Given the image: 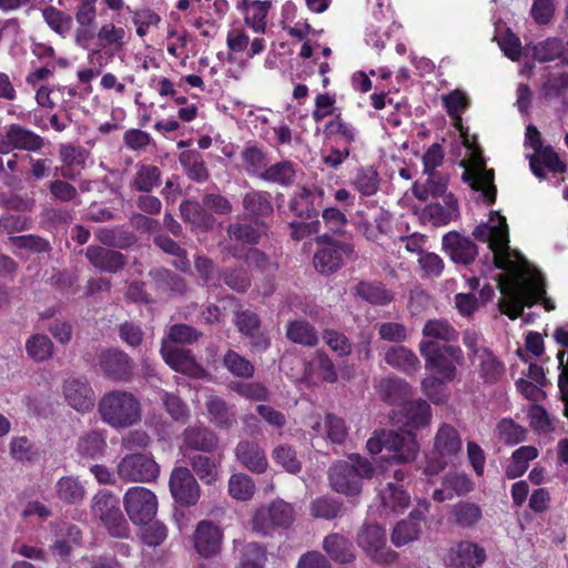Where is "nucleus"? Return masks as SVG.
Returning <instances> with one entry per match:
<instances>
[{"label":"nucleus","mask_w":568,"mask_h":568,"mask_svg":"<svg viewBox=\"0 0 568 568\" xmlns=\"http://www.w3.org/2000/svg\"><path fill=\"white\" fill-rule=\"evenodd\" d=\"M473 235L488 244L496 267L507 272V276L499 281V288L504 295L499 302L503 314L516 320L523 315L524 306L530 307L538 301L542 302L547 311L555 308V304L545 296L546 285L540 272L519 252L510 250L508 226L504 216L496 213L489 223L476 226Z\"/></svg>","instance_id":"1"},{"label":"nucleus","mask_w":568,"mask_h":568,"mask_svg":"<svg viewBox=\"0 0 568 568\" xmlns=\"http://www.w3.org/2000/svg\"><path fill=\"white\" fill-rule=\"evenodd\" d=\"M98 413L103 423L114 429L132 427L142 418L141 403L126 390L106 392L98 403Z\"/></svg>","instance_id":"2"},{"label":"nucleus","mask_w":568,"mask_h":568,"mask_svg":"<svg viewBox=\"0 0 568 568\" xmlns=\"http://www.w3.org/2000/svg\"><path fill=\"white\" fill-rule=\"evenodd\" d=\"M375 475L372 463L358 454H352L346 460L333 463L328 470L333 490L346 496H357L362 491V480Z\"/></svg>","instance_id":"3"},{"label":"nucleus","mask_w":568,"mask_h":568,"mask_svg":"<svg viewBox=\"0 0 568 568\" xmlns=\"http://www.w3.org/2000/svg\"><path fill=\"white\" fill-rule=\"evenodd\" d=\"M366 448L369 454H379L383 449L392 453L396 463L413 462L419 450L416 437L412 433L399 434L394 430H377L367 440Z\"/></svg>","instance_id":"4"},{"label":"nucleus","mask_w":568,"mask_h":568,"mask_svg":"<svg viewBox=\"0 0 568 568\" xmlns=\"http://www.w3.org/2000/svg\"><path fill=\"white\" fill-rule=\"evenodd\" d=\"M419 351L425 358V367L430 373L442 376L444 381L455 379L457 365H462L464 362V355L459 347L420 342Z\"/></svg>","instance_id":"5"},{"label":"nucleus","mask_w":568,"mask_h":568,"mask_svg":"<svg viewBox=\"0 0 568 568\" xmlns=\"http://www.w3.org/2000/svg\"><path fill=\"white\" fill-rule=\"evenodd\" d=\"M91 509L93 516L102 523L112 537L126 538L129 536L130 528L115 495L106 490L99 491L92 499Z\"/></svg>","instance_id":"6"},{"label":"nucleus","mask_w":568,"mask_h":568,"mask_svg":"<svg viewBox=\"0 0 568 568\" xmlns=\"http://www.w3.org/2000/svg\"><path fill=\"white\" fill-rule=\"evenodd\" d=\"M295 520L293 506L282 499L260 507L252 519V528L261 535H267L276 527H288Z\"/></svg>","instance_id":"7"},{"label":"nucleus","mask_w":568,"mask_h":568,"mask_svg":"<svg viewBox=\"0 0 568 568\" xmlns=\"http://www.w3.org/2000/svg\"><path fill=\"white\" fill-rule=\"evenodd\" d=\"M125 511L135 525H146L158 510L156 496L148 488L131 487L123 497Z\"/></svg>","instance_id":"8"},{"label":"nucleus","mask_w":568,"mask_h":568,"mask_svg":"<svg viewBox=\"0 0 568 568\" xmlns=\"http://www.w3.org/2000/svg\"><path fill=\"white\" fill-rule=\"evenodd\" d=\"M358 547L376 564H392L397 552L387 547L385 530L378 525H366L357 535Z\"/></svg>","instance_id":"9"},{"label":"nucleus","mask_w":568,"mask_h":568,"mask_svg":"<svg viewBox=\"0 0 568 568\" xmlns=\"http://www.w3.org/2000/svg\"><path fill=\"white\" fill-rule=\"evenodd\" d=\"M463 442L458 430L450 424L444 423L434 437V453L438 456L435 464L429 463L426 470L437 473L443 469L448 459L462 450Z\"/></svg>","instance_id":"10"},{"label":"nucleus","mask_w":568,"mask_h":568,"mask_svg":"<svg viewBox=\"0 0 568 568\" xmlns=\"http://www.w3.org/2000/svg\"><path fill=\"white\" fill-rule=\"evenodd\" d=\"M119 477L125 481H151L160 473L155 460L145 454H130L124 456L116 467Z\"/></svg>","instance_id":"11"},{"label":"nucleus","mask_w":568,"mask_h":568,"mask_svg":"<svg viewBox=\"0 0 568 568\" xmlns=\"http://www.w3.org/2000/svg\"><path fill=\"white\" fill-rule=\"evenodd\" d=\"M44 144L42 136L20 124H11L0 133V153L9 154L13 150L38 152Z\"/></svg>","instance_id":"12"},{"label":"nucleus","mask_w":568,"mask_h":568,"mask_svg":"<svg viewBox=\"0 0 568 568\" xmlns=\"http://www.w3.org/2000/svg\"><path fill=\"white\" fill-rule=\"evenodd\" d=\"M64 400L78 413L85 414L95 405V393L83 377H69L62 386Z\"/></svg>","instance_id":"13"},{"label":"nucleus","mask_w":568,"mask_h":568,"mask_svg":"<svg viewBox=\"0 0 568 568\" xmlns=\"http://www.w3.org/2000/svg\"><path fill=\"white\" fill-rule=\"evenodd\" d=\"M98 365L110 379L122 382L132 376L134 364L122 351L104 349L98 354Z\"/></svg>","instance_id":"14"},{"label":"nucleus","mask_w":568,"mask_h":568,"mask_svg":"<svg viewBox=\"0 0 568 568\" xmlns=\"http://www.w3.org/2000/svg\"><path fill=\"white\" fill-rule=\"evenodd\" d=\"M170 490L174 499L184 506L194 505L200 498V486L186 467H178L172 471Z\"/></svg>","instance_id":"15"},{"label":"nucleus","mask_w":568,"mask_h":568,"mask_svg":"<svg viewBox=\"0 0 568 568\" xmlns=\"http://www.w3.org/2000/svg\"><path fill=\"white\" fill-rule=\"evenodd\" d=\"M353 252L354 250L351 244L329 243L314 254V267L321 274H332L342 266L343 255L349 256Z\"/></svg>","instance_id":"16"},{"label":"nucleus","mask_w":568,"mask_h":568,"mask_svg":"<svg viewBox=\"0 0 568 568\" xmlns=\"http://www.w3.org/2000/svg\"><path fill=\"white\" fill-rule=\"evenodd\" d=\"M194 547L205 558L220 552L223 539L222 530L212 521L202 520L194 531Z\"/></svg>","instance_id":"17"},{"label":"nucleus","mask_w":568,"mask_h":568,"mask_svg":"<svg viewBox=\"0 0 568 568\" xmlns=\"http://www.w3.org/2000/svg\"><path fill=\"white\" fill-rule=\"evenodd\" d=\"M422 508H418L409 514V516L399 521L393 529L390 539L396 547H402L408 542L418 539L422 532V525L425 520V513L428 505L424 503Z\"/></svg>","instance_id":"18"},{"label":"nucleus","mask_w":568,"mask_h":568,"mask_svg":"<svg viewBox=\"0 0 568 568\" xmlns=\"http://www.w3.org/2000/svg\"><path fill=\"white\" fill-rule=\"evenodd\" d=\"M85 257L92 266L106 273H116L126 264L122 253L100 245H90L85 250Z\"/></svg>","instance_id":"19"},{"label":"nucleus","mask_w":568,"mask_h":568,"mask_svg":"<svg viewBox=\"0 0 568 568\" xmlns=\"http://www.w3.org/2000/svg\"><path fill=\"white\" fill-rule=\"evenodd\" d=\"M473 190L479 192V199L488 204L494 203L496 186L494 185V172L485 168L484 162H478L473 169L464 173Z\"/></svg>","instance_id":"20"},{"label":"nucleus","mask_w":568,"mask_h":568,"mask_svg":"<svg viewBox=\"0 0 568 568\" xmlns=\"http://www.w3.org/2000/svg\"><path fill=\"white\" fill-rule=\"evenodd\" d=\"M235 456L252 473L263 474L267 469L268 463L265 452L256 442L250 439L240 440L235 447Z\"/></svg>","instance_id":"21"},{"label":"nucleus","mask_w":568,"mask_h":568,"mask_svg":"<svg viewBox=\"0 0 568 568\" xmlns=\"http://www.w3.org/2000/svg\"><path fill=\"white\" fill-rule=\"evenodd\" d=\"M160 352L164 362L176 372L196 375L200 371V366L190 349L162 342Z\"/></svg>","instance_id":"22"},{"label":"nucleus","mask_w":568,"mask_h":568,"mask_svg":"<svg viewBox=\"0 0 568 568\" xmlns=\"http://www.w3.org/2000/svg\"><path fill=\"white\" fill-rule=\"evenodd\" d=\"M443 247L455 263L464 265L471 263L478 253L473 241L456 232L447 233L443 237Z\"/></svg>","instance_id":"23"},{"label":"nucleus","mask_w":568,"mask_h":568,"mask_svg":"<svg viewBox=\"0 0 568 568\" xmlns=\"http://www.w3.org/2000/svg\"><path fill=\"white\" fill-rule=\"evenodd\" d=\"M375 388L379 398L389 405L403 406L413 394L410 385L399 377L381 378Z\"/></svg>","instance_id":"24"},{"label":"nucleus","mask_w":568,"mask_h":568,"mask_svg":"<svg viewBox=\"0 0 568 568\" xmlns=\"http://www.w3.org/2000/svg\"><path fill=\"white\" fill-rule=\"evenodd\" d=\"M449 558L452 564L457 567L475 568L485 561L486 552L484 548L474 542L462 541L450 550Z\"/></svg>","instance_id":"25"},{"label":"nucleus","mask_w":568,"mask_h":568,"mask_svg":"<svg viewBox=\"0 0 568 568\" xmlns=\"http://www.w3.org/2000/svg\"><path fill=\"white\" fill-rule=\"evenodd\" d=\"M427 175L425 182H415L413 193L419 201H427L432 197H439L446 193L448 176L442 172H424Z\"/></svg>","instance_id":"26"},{"label":"nucleus","mask_w":568,"mask_h":568,"mask_svg":"<svg viewBox=\"0 0 568 568\" xmlns=\"http://www.w3.org/2000/svg\"><path fill=\"white\" fill-rule=\"evenodd\" d=\"M474 362L486 384L497 383L505 373L504 364L488 348H480Z\"/></svg>","instance_id":"27"},{"label":"nucleus","mask_w":568,"mask_h":568,"mask_svg":"<svg viewBox=\"0 0 568 568\" xmlns=\"http://www.w3.org/2000/svg\"><path fill=\"white\" fill-rule=\"evenodd\" d=\"M205 407L211 422L222 429H230L236 424V415L229 407L226 402L216 395H210L206 398Z\"/></svg>","instance_id":"28"},{"label":"nucleus","mask_w":568,"mask_h":568,"mask_svg":"<svg viewBox=\"0 0 568 568\" xmlns=\"http://www.w3.org/2000/svg\"><path fill=\"white\" fill-rule=\"evenodd\" d=\"M183 435L185 445L195 450L210 453L215 450L219 446L217 435L205 427H189L184 430Z\"/></svg>","instance_id":"29"},{"label":"nucleus","mask_w":568,"mask_h":568,"mask_svg":"<svg viewBox=\"0 0 568 568\" xmlns=\"http://www.w3.org/2000/svg\"><path fill=\"white\" fill-rule=\"evenodd\" d=\"M529 164L532 173L544 179L546 176L541 165H545L552 172H562L565 165L559 160L558 154L550 146H541L534 154L529 156Z\"/></svg>","instance_id":"30"},{"label":"nucleus","mask_w":568,"mask_h":568,"mask_svg":"<svg viewBox=\"0 0 568 568\" xmlns=\"http://www.w3.org/2000/svg\"><path fill=\"white\" fill-rule=\"evenodd\" d=\"M106 440L102 432L90 430L83 434L77 444V452L83 458L97 459L104 455Z\"/></svg>","instance_id":"31"},{"label":"nucleus","mask_w":568,"mask_h":568,"mask_svg":"<svg viewBox=\"0 0 568 568\" xmlns=\"http://www.w3.org/2000/svg\"><path fill=\"white\" fill-rule=\"evenodd\" d=\"M403 413L406 417V425L414 428H423L429 425L432 420V409L424 399H407L403 405Z\"/></svg>","instance_id":"32"},{"label":"nucleus","mask_w":568,"mask_h":568,"mask_svg":"<svg viewBox=\"0 0 568 568\" xmlns=\"http://www.w3.org/2000/svg\"><path fill=\"white\" fill-rule=\"evenodd\" d=\"M424 339L422 342H430L433 345H438L436 342H444V345L457 339L458 334L456 329L444 320H429L423 327Z\"/></svg>","instance_id":"33"},{"label":"nucleus","mask_w":568,"mask_h":568,"mask_svg":"<svg viewBox=\"0 0 568 568\" xmlns=\"http://www.w3.org/2000/svg\"><path fill=\"white\" fill-rule=\"evenodd\" d=\"M385 362L405 374H412L419 367V359L408 348L404 346H393L386 353L384 357Z\"/></svg>","instance_id":"34"},{"label":"nucleus","mask_w":568,"mask_h":568,"mask_svg":"<svg viewBox=\"0 0 568 568\" xmlns=\"http://www.w3.org/2000/svg\"><path fill=\"white\" fill-rule=\"evenodd\" d=\"M323 548L333 560L341 564L352 562L355 558L352 542L339 534L326 536Z\"/></svg>","instance_id":"35"},{"label":"nucleus","mask_w":568,"mask_h":568,"mask_svg":"<svg viewBox=\"0 0 568 568\" xmlns=\"http://www.w3.org/2000/svg\"><path fill=\"white\" fill-rule=\"evenodd\" d=\"M161 171L156 165L138 163L135 165V174L132 178L130 185L139 192H151L160 184Z\"/></svg>","instance_id":"36"},{"label":"nucleus","mask_w":568,"mask_h":568,"mask_svg":"<svg viewBox=\"0 0 568 568\" xmlns=\"http://www.w3.org/2000/svg\"><path fill=\"white\" fill-rule=\"evenodd\" d=\"M286 337L295 344H301L307 347H314L318 343L317 331L305 320H297L288 323Z\"/></svg>","instance_id":"37"},{"label":"nucleus","mask_w":568,"mask_h":568,"mask_svg":"<svg viewBox=\"0 0 568 568\" xmlns=\"http://www.w3.org/2000/svg\"><path fill=\"white\" fill-rule=\"evenodd\" d=\"M204 209L203 203L195 201H185L180 206L181 215L185 221L194 227L209 230L213 227L215 220Z\"/></svg>","instance_id":"38"},{"label":"nucleus","mask_w":568,"mask_h":568,"mask_svg":"<svg viewBox=\"0 0 568 568\" xmlns=\"http://www.w3.org/2000/svg\"><path fill=\"white\" fill-rule=\"evenodd\" d=\"M222 364L229 373L237 378L250 379L255 373L253 363L233 349L226 351Z\"/></svg>","instance_id":"39"},{"label":"nucleus","mask_w":568,"mask_h":568,"mask_svg":"<svg viewBox=\"0 0 568 568\" xmlns=\"http://www.w3.org/2000/svg\"><path fill=\"white\" fill-rule=\"evenodd\" d=\"M265 233L266 224L263 222H257L254 225L233 223L227 227V234L231 240L247 244L258 243L261 236Z\"/></svg>","instance_id":"40"},{"label":"nucleus","mask_w":568,"mask_h":568,"mask_svg":"<svg viewBox=\"0 0 568 568\" xmlns=\"http://www.w3.org/2000/svg\"><path fill=\"white\" fill-rule=\"evenodd\" d=\"M388 226V220L381 211H374L361 215L358 227L367 240L376 241L385 233Z\"/></svg>","instance_id":"41"},{"label":"nucleus","mask_w":568,"mask_h":568,"mask_svg":"<svg viewBox=\"0 0 568 568\" xmlns=\"http://www.w3.org/2000/svg\"><path fill=\"white\" fill-rule=\"evenodd\" d=\"M296 170L290 161H281L272 164L262 173L261 180L280 185H291L294 183Z\"/></svg>","instance_id":"42"},{"label":"nucleus","mask_w":568,"mask_h":568,"mask_svg":"<svg viewBox=\"0 0 568 568\" xmlns=\"http://www.w3.org/2000/svg\"><path fill=\"white\" fill-rule=\"evenodd\" d=\"M244 210L253 216H267L273 212L271 194L266 191H251L243 197Z\"/></svg>","instance_id":"43"},{"label":"nucleus","mask_w":568,"mask_h":568,"mask_svg":"<svg viewBox=\"0 0 568 568\" xmlns=\"http://www.w3.org/2000/svg\"><path fill=\"white\" fill-rule=\"evenodd\" d=\"M312 428L318 434H321L324 428L327 438L335 444L344 443L348 435L344 419L334 414H327L325 416L324 426H322L320 422H315Z\"/></svg>","instance_id":"44"},{"label":"nucleus","mask_w":568,"mask_h":568,"mask_svg":"<svg viewBox=\"0 0 568 568\" xmlns=\"http://www.w3.org/2000/svg\"><path fill=\"white\" fill-rule=\"evenodd\" d=\"M55 489L59 499L67 504H78L83 500L85 495V489L80 480L72 476L60 478Z\"/></svg>","instance_id":"45"},{"label":"nucleus","mask_w":568,"mask_h":568,"mask_svg":"<svg viewBox=\"0 0 568 568\" xmlns=\"http://www.w3.org/2000/svg\"><path fill=\"white\" fill-rule=\"evenodd\" d=\"M538 456L534 446H521L513 453L511 462L506 468L509 479L520 477L528 469V463Z\"/></svg>","instance_id":"46"},{"label":"nucleus","mask_w":568,"mask_h":568,"mask_svg":"<svg viewBox=\"0 0 568 568\" xmlns=\"http://www.w3.org/2000/svg\"><path fill=\"white\" fill-rule=\"evenodd\" d=\"M227 251L236 258H244V261L250 265L263 273H274L277 270V263L272 261L264 252L257 248H250L246 251L245 255H241L236 247L230 246Z\"/></svg>","instance_id":"47"},{"label":"nucleus","mask_w":568,"mask_h":568,"mask_svg":"<svg viewBox=\"0 0 568 568\" xmlns=\"http://www.w3.org/2000/svg\"><path fill=\"white\" fill-rule=\"evenodd\" d=\"M241 159L243 168L248 174L262 178V173L268 164L266 154L262 149L255 145L246 146L241 153Z\"/></svg>","instance_id":"48"},{"label":"nucleus","mask_w":568,"mask_h":568,"mask_svg":"<svg viewBox=\"0 0 568 568\" xmlns=\"http://www.w3.org/2000/svg\"><path fill=\"white\" fill-rule=\"evenodd\" d=\"M381 499L385 508L394 513L403 511L410 503L409 495L402 488V486L388 483L387 486L381 491Z\"/></svg>","instance_id":"49"},{"label":"nucleus","mask_w":568,"mask_h":568,"mask_svg":"<svg viewBox=\"0 0 568 568\" xmlns=\"http://www.w3.org/2000/svg\"><path fill=\"white\" fill-rule=\"evenodd\" d=\"M190 465L195 475L205 484H213L219 475V462L215 459L195 454L190 458Z\"/></svg>","instance_id":"50"},{"label":"nucleus","mask_w":568,"mask_h":568,"mask_svg":"<svg viewBox=\"0 0 568 568\" xmlns=\"http://www.w3.org/2000/svg\"><path fill=\"white\" fill-rule=\"evenodd\" d=\"M356 294L374 305H386L393 301V294L381 283L362 282L356 286Z\"/></svg>","instance_id":"51"},{"label":"nucleus","mask_w":568,"mask_h":568,"mask_svg":"<svg viewBox=\"0 0 568 568\" xmlns=\"http://www.w3.org/2000/svg\"><path fill=\"white\" fill-rule=\"evenodd\" d=\"M60 537L51 546L52 550L61 557L69 556L74 547L80 545L81 530L74 525H65L60 529Z\"/></svg>","instance_id":"52"},{"label":"nucleus","mask_w":568,"mask_h":568,"mask_svg":"<svg viewBox=\"0 0 568 568\" xmlns=\"http://www.w3.org/2000/svg\"><path fill=\"white\" fill-rule=\"evenodd\" d=\"M26 351L36 362H44L53 355V343L43 334H33L26 342Z\"/></svg>","instance_id":"53"},{"label":"nucleus","mask_w":568,"mask_h":568,"mask_svg":"<svg viewBox=\"0 0 568 568\" xmlns=\"http://www.w3.org/2000/svg\"><path fill=\"white\" fill-rule=\"evenodd\" d=\"M154 244L164 253L176 257L174 266L178 270L182 272H187L190 270V261L187 258L186 251L175 241L166 235H158L154 237Z\"/></svg>","instance_id":"54"},{"label":"nucleus","mask_w":568,"mask_h":568,"mask_svg":"<svg viewBox=\"0 0 568 568\" xmlns=\"http://www.w3.org/2000/svg\"><path fill=\"white\" fill-rule=\"evenodd\" d=\"M425 212L435 225L447 224L458 214L457 201L453 195H448L445 206L439 203H433L425 209Z\"/></svg>","instance_id":"55"},{"label":"nucleus","mask_w":568,"mask_h":568,"mask_svg":"<svg viewBox=\"0 0 568 568\" xmlns=\"http://www.w3.org/2000/svg\"><path fill=\"white\" fill-rule=\"evenodd\" d=\"M229 388L240 396L254 402H268L271 393L267 387L260 382H231Z\"/></svg>","instance_id":"56"},{"label":"nucleus","mask_w":568,"mask_h":568,"mask_svg":"<svg viewBox=\"0 0 568 568\" xmlns=\"http://www.w3.org/2000/svg\"><path fill=\"white\" fill-rule=\"evenodd\" d=\"M455 523L462 527L476 525L483 516L480 507L470 501H460L452 510Z\"/></svg>","instance_id":"57"},{"label":"nucleus","mask_w":568,"mask_h":568,"mask_svg":"<svg viewBox=\"0 0 568 568\" xmlns=\"http://www.w3.org/2000/svg\"><path fill=\"white\" fill-rule=\"evenodd\" d=\"M266 550L257 542H248L241 548L237 568H264Z\"/></svg>","instance_id":"58"},{"label":"nucleus","mask_w":568,"mask_h":568,"mask_svg":"<svg viewBox=\"0 0 568 568\" xmlns=\"http://www.w3.org/2000/svg\"><path fill=\"white\" fill-rule=\"evenodd\" d=\"M95 236L99 242L108 247L125 248L136 241L135 236L131 233L119 232L108 227H99L95 231Z\"/></svg>","instance_id":"59"},{"label":"nucleus","mask_w":568,"mask_h":568,"mask_svg":"<svg viewBox=\"0 0 568 568\" xmlns=\"http://www.w3.org/2000/svg\"><path fill=\"white\" fill-rule=\"evenodd\" d=\"M272 458L287 473L296 474L302 469V463L298 459L295 449L290 445H277L272 450Z\"/></svg>","instance_id":"60"},{"label":"nucleus","mask_w":568,"mask_h":568,"mask_svg":"<svg viewBox=\"0 0 568 568\" xmlns=\"http://www.w3.org/2000/svg\"><path fill=\"white\" fill-rule=\"evenodd\" d=\"M229 493L234 499L248 500L255 493V484L246 474H233L229 479Z\"/></svg>","instance_id":"61"},{"label":"nucleus","mask_w":568,"mask_h":568,"mask_svg":"<svg viewBox=\"0 0 568 568\" xmlns=\"http://www.w3.org/2000/svg\"><path fill=\"white\" fill-rule=\"evenodd\" d=\"M564 52V42L558 38H548L534 47V55L540 62L562 60Z\"/></svg>","instance_id":"62"},{"label":"nucleus","mask_w":568,"mask_h":568,"mask_svg":"<svg viewBox=\"0 0 568 568\" xmlns=\"http://www.w3.org/2000/svg\"><path fill=\"white\" fill-rule=\"evenodd\" d=\"M352 183L363 195H373L378 190L379 179L374 168L366 166L357 170Z\"/></svg>","instance_id":"63"},{"label":"nucleus","mask_w":568,"mask_h":568,"mask_svg":"<svg viewBox=\"0 0 568 568\" xmlns=\"http://www.w3.org/2000/svg\"><path fill=\"white\" fill-rule=\"evenodd\" d=\"M201 336L202 333L190 325L174 324L169 328V332L162 342H168L169 345L193 344Z\"/></svg>","instance_id":"64"}]
</instances>
